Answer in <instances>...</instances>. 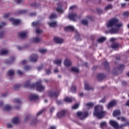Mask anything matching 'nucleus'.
<instances>
[{"instance_id":"obj_1","label":"nucleus","mask_w":129,"mask_h":129,"mask_svg":"<svg viewBox=\"0 0 129 129\" xmlns=\"http://www.w3.org/2000/svg\"><path fill=\"white\" fill-rule=\"evenodd\" d=\"M24 87L28 88H30L31 89L34 88L35 89L36 88V91L39 92H42L45 90V86L42 85V83L40 82H37L35 84L30 83V81H27L24 84Z\"/></svg>"},{"instance_id":"obj_2","label":"nucleus","mask_w":129,"mask_h":129,"mask_svg":"<svg viewBox=\"0 0 129 129\" xmlns=\"http://www.w3.org/2000/svg\"><path fill=\"white\" fill-rule=\"evenodd\" d=\"M106 112L103 111V107L102 106L97 105L94 108V116L97 117L99 119H101L105 116Z\"/></svg>"},{"instance_id":"obj_3","label":"nucleus","mask_w":129,"mask_h":129,"mask_svg":"<svg viewBox=\"0 0 129 129\" xmlns=\"http://www.w3.org/2000/svg\"><path fill=\"white\" fill-rule=\"evenodd\" d=\"M118 23V19L116 18H113L109 20L108 23L106 24L107 28H111V27H116L117 28H120L122 27V23Z\"/></svg>"},{"instance_id":"obj_4","label":"nucleus","mask_w":129,"mask_h":129,"mask_svg":"<svg viewBox=\"0 0 129 129\" xmlns=\"http://www.w3.org/2000/svg\"><path fill=\"white\" fill-rule=\"evenodd\" d=\"M77 114L81 120H83L84 118L88 116V112H78Z\"/></svg>"},{"instance_id":"obj_5","label":"nucleus","mask_w":129,"mask_h":129,"mask_svg":"<svg viewBox=\"0 0 129 129\" xmlns=\"http://www.w3.org/2000/svg\"><path fill=\"white\" fill-rule=\"evenodd\" d=\"M117 119H121V121H126L125 124H123L119 125V127H121V128L124 126H126L127 125H129V121H126V118H125V117H117Z\"/></svg>"},{"instance_id":"obj_6","label":"nucleus","mask_w":129,"mask_h":129,"mask_svg":"<svg viewBox=\"0 0 129 129\" xmlns=\"http://www.w3.org/2000/svg\"><path fill=\"white\" fill-rule=\"evenodd\" d=\"M109 124L111 126H113V127H114V128L118 129V128H121V127H119V125H118V123L116 122V121L111 120L109 121Z\"/></svg>"},{"instance_id":"obj_7","label":"nucleus","mask_w":129,"mask_h":129,"mask_svg":"<svg viewBox=\"0 0 129 129\" xmlns=\"http://www.w3.org/2000/svg\"><path fill=\"white\" fill-rule=\"evenodd\" d=\"M68 17L70 20L75 22V21H76V19H77V14L76 13H72L69 14Z\"/></svg>"},{"instance_id":"obj_8","label":"nucleus","mask_w":129,"mask_h":129,"mask_svg":"<svg viewBox=\"0 0 129 129\" xmlns=\"http://www.w3.org/2000/svg\"><path fill=\"white\" fill-rule=\"evenodd\" d=\"M29 61L30 62H37L38 61V55L35 54H32L29 57Z\"/></svg>"},{"instance_id":"obj_9","label":"nucleus","mask_w":129,"mask_h":129,"mask_svg":"<svg viewBox=\"0 0 129 129\" xmlns=\"http://www.w3.org/2000/svg\"><path fill=\"white\" fill-rule=\"evenodd\" d=\"M119 31V28H111L108 31H106V34H117Z\"/></svg>"},{"instance_id":"obj_10","label":"nucleus","mask_w":129,"mask_h":129,"mask_svg":"<svg viewBox=\"0 0 129 129\" xmlns=\"http://www.w3.org/2000/svg\"><path fill=\"white\" fill-rule=\"evenodd\" d=\"M59 95V92H53L50 91L48 93V96L49 97H57Z\"/></svg>"},{"instance_id":"obj_11","label":"nucleus","mask_w":129,"mask_h":129,"mask_svg":"<svg viewBox=\"0 0 129 129\" xmlns=\"http://www.w3.org/2000/svg\"><path fill=\"white\" fill-rule=\"evenodd\" d=\"M53 40L56 44H62L64 42L63 39L57 37H54Z\"/></svg>"},{"instance_id":"obj_12","label":"nucleus","mask_w":129,"mask_h":129,"mask_svg":"<svg viewBox=\"0 0 129 129\" xmlns=\"http://www.w3.org/2000/svg\"><path fill=\"white\" fill-rule=\"evenodd\" d=\"M115 105H116V101L113 100L108 104L107 108H111V107H113Z\"/></svg>"},{"instance_id":"obj_13","label":"nucleus","mask_w":129,"mask_h":129,"mask_svg":"<svg viewBox=\"0 0 129 129\" xmlns=\"http://www.w3.org/2000/svg\"><path fill=\"white\" fill-rule=\"evenodd\" d=\"M65 113H66V110H62L57 113V116L58 118H60V117H63V116L65 115Z\"/></svg>"},{"instance_id":"obj_14","label":"nucleus","mask_w":129,"mask_h":129,"mask_svg":"<svg viewBox=\"0 0 129 129\" xmlns=\"http://www.w3.org/2000/svg\"><path fill=\"white\" fill-rule=\"evenodd\" d=\"M18 35L21 39H26L28 37L27 32H20Z\"/></svg>"},{"instance_id":"obj_15","label":"nucleus","mask_w":129,"mask_h":129,"mask_svg":"<svg viewBox=\"0 0 129 129\" xmlns=\"http://www.w3.org/2000/svg\"><path fill=\"white\" fill-rule=\"evenodd\" d=\"M15 60H16L15 57H12L10 59L6 60L5 61V63L8 64H12V63H14V62H15Z\"/></svg>"},{"instance_id":"obj_16","label":"nucleus","mask_w":129,"mask_h":129,"mask_svg":"<svg viewBox=\"0 0 129 129\" xmlns=\"http://www.w3.org/2000/svg\"><path fill=\"white\" fill-rule=\"evenodd\" d=\"M97 78L99 81H101L105 78V75L103 74H99L97 76Z\"/></svg>"},{"instance_id":"obj_17","label":"nucleus","mask_w":129,"mask_h":129,"mask_svg":"<svg viewBox=\"0 0 129 129\" xmlns=\"http://www.w3.org/2000/svg\"><path fill=\"white\" fill-rule=\"evenodd\" d=\"M72 63H71V61L69 59H68V58H66L64 61V66H66V67H68L69 66H71Z\"/></svg>"},{"instance_id":"obj_18","label":"nucleus","mask_w":129,"mask_h":129,"mask_svg":"<svg viewBox=\"0 0 129 129\" xmlns=\"http://www.w3.org/2000/svg\"><path fill=\"white\" fill-rule=\"evenodd\" d=\"M64 30L66 31V32H69V31H70L71 32H73V31H74V27L71 26H69L65 27Z\"/></svg>"},{"instance_id":"obj_19","label":"nucleus","mask_w":129,"mask_h":129,"mask_svg":"<svg viewBox=\"0 0 129 129\" xmlns=\"http://www.w3.org/2000/svg\"><path fill=\"white\" fill-rule=\"evenodd\" d=\"M39 98V96L37 95H31L29 96V100H36V99H38Z\"/></svg>"},{"instance_id":"obj_20","label":"nucleus","mask_w":129,"mask_h":129,"mask_svg":"<svg viewBox=\"0 0 129 129\" xmlns=\"http://www.w3.org/2000/svg\"><path fill=\"white\" fill-rule=\"evenodd\" d=\"M85 89L86 90H93L94 89V88H91L89 85H88V83L87 82L85 83Z\"/></svg>"},{"instance_id":"obj_21","label":"nucleus","mask_w":129,"mask_h":129,"mask_svg":"<svg viewBox=\"0 0 129 129\" xmlns=\"http://www.w3.org/2000/svg\"><path fill=\"white\" fill-rule=\"evenodd\" d=\"M102 64L104 65V67L105 70H107V69H109V63L107 62V61H105Z\"/></svg>"},{"instance_id":"obj_22","label":"nucleus","mask_w":129,"mask_h":129,"mask_svg":"<svg viewBox=\"0 0 129 129\" xmlns=\"http://www.w3.org/2000/svg\"><path fill=\"white\" fill-rule=\"evenodd\" d=\"M17 109H20V108L21 107V104H22V101L20 99H17Z\"/></svg>"},{"instance_id":"obj_23","label":"nucleus","mask_w":129,"mask_h":129,"mask_svg":"<svg viewBox=\"0 0 129 129\" xmlns=\"http://www.w3.org/2000/svg\"><path fill=\"white\" fill-rule=\"evenodd\" d=\"M64 101H65L66 102H71L72 101H73V98L66 97L64 99Z\"/></svg>"},{"instance_id":"obj_24","label":"nucleus","mask_w":129,"mask_h":129,"mask_svg":"<svg viewBox=\"0 0 129 129\" xmlns=\"http://www.w3.org/2000/svg\"><path fill=\"white\" fill-rule=\"evenodd\" d=\"M120 114V111L119 110H115L113 112V116H117Z\"/></svg>"},{"instance_id":"obj_25","label":"nucleus","mask_w":129,"mask_h":129,"mask_svg":"<svg viewBox=\"0 0 129 129\" xmlns=\"http://www.w3.org/2000/svg\"><path fill=\"white\" fill-rule=\"evenodd\" d=\"M49 26L51 27L52 28H56L57 27V22H50L48 24Z\"/></svg>"},{"instance_id":"obj_26","label":"nucleus","mask_w":129,"mask_h":129,"mask_svg":"<svg viewBox=\"0 0 129 129\" xmlns=\"http://www.w3.org/2000/svg\"><path fill=\"white\" fill-rule=\"evenodd\" d=\"M9 21L10 22H12V24L14 26H16V25H17V19H15L14 18H10L9 19Z\"/></svg>"},{"instance_id":"obj_27","label":"nucleus","mask_w":129,"mask_h":129,"mask_svg":"<svg viewBox=\"0 0 129 129\" xmlns=\"http://www.w3.org/2000/svg\"><path fill=\"white\" fill-rule=\"evenodd\" d=\"M7 75L8 76H13L15 75V72L14 71V70H10L8 71Z\"/></svg>"},{"instance_id":"obj_28","label":"nucleus","mask_w":129,"mask_h":129,"mask_svg":"<svg viewBox=\"0 0 129 129\" xmlns=\"http://www.w3.org/2000/svg\"><path fill=\"white\" fill-rule=\"evenodd\" d=\"M111 47L112 49H116L119 47V44L116 43L111 44Z\"/></svg>"},{"instance_id":"obj_29","label":"nucleus","mask_w":129,"mask_h":129,"mask_svg":"<svg viewBox=\"0 0 129 129\" xmlns=\"http://www.w3.org/2000/svg\"><path fill=\"white\" fill-rule=\"evenodd\" d=\"M61 62H62L61 59H56L53 61L54 64H56L58 66H60L61 65Z\"/></svg>"},{"instance_id":"obj_30","label":"nucleus","mask_w":129,"mask_h":129,"mask_svg":"<svg viewBox=\"0 0 129 129\" xmlns=\"http://www.w3.org/2000/svg\"><path fill=\"white\" fill-rule=\"evenodd\" d=\"M76 89H77L76 86H73L71 88L70 91L73 93H76Z\"/></svg>"},{"instance_id":"obj_31","label":"nucleus","mask_w":129,"mask_h":129,"mask_svg":"<svg viewBox=\"0 0 129 129\" xmlns=\"http://www.w3.org/2000/svg\"><path fill=\"white\" fill-rule=\"evenodd\" d=\"M27 13V10H20L17 11V15H23V14H26Z\"/></svg>"},{"instance_id":"obj_32","label":"nucleus","mask_w":129,"mask_h":129,"mask_svg":"<svg viewBox=\"0 0 129 129\" xmlns=\"http://www.w3.org/2000/svg\"><path fill=\"white\" fill-rule=\"evenodd\" d=\"M71 71L75 72V73H78V72H79V70L77 68L73 67L71 68Z\"/></svg>"},{"instance_id":"obj_33","label":"nucleus","mask_w":129,"mask_h":129,"mask_svg":"<svg viewBox=\"0 0 129 129\" xmlns=\"http://www.w3.org/2000/svg\"><path fill=\"white\" fill-rule=\"evenodd\" d=\"M9 53V50H1L0 52V54L1 55H7Z\"/></svg>"},{"instance_id":"obj_34","label":"nucleus","mask_w":129,"mask_h":129,"mask_svg":"<svg viewBox=\"0 0 129 129\" xmlns=\"http://www.w3.org/2000/svg\"><path fill=\"white\" fill-rule=\"evenodd\" d=\"M106 40V38L105 37H101L99 39L97 40V42L99 43H102L103 42H104Z\"/></svg>"},{"instance_id":"obj_35","label":"nucleus","mask_w":129,"mask_h":129,"mask_svg":"<svg viewBox=\"0 0 129 129\" xmlns=\"http://www.w3.org/2000/svg\"><path fill=\"white\" fill-rule=\"evenodd\" d=\"M5 110H7V111H9L10 109H12V107L10 105H6L4 107Z\"/></svg>"},{"instance_id":"obj_36","label":"nucleus","mask_w":129,"mask_h":129,"mask_svg":"<svg viewBox=\"0 0 129 129\" xmlns=\"http://www.w3.org/2000/svg\"><path fill=\"white\" fill-rule=\"evenodd\" d=\"M11 122L12 124H17V116L13 118Z\"/></svg>"},{"instance_id":"obj_37","label":"nucleus","mask_w":129,"mask_h":129,"mask_svg":"<svg viewBox=\"0 0 129 129\" xmlns=\"http://www.w3.org/2000/svg\"><path fill=\"white\" fill-rule=\"evenodd\" d=\"M31 66L27 65L23 68V69L25 71H29V70H31Z\"/></svg>"},{"instance_id":"obj_38","label":"nucleus","mask_w":129,"mask_h":129,"mask_svg":"<svg viewBox=\"0 0 129 129\" xmlns=\"http://www.w3.org/2000/svg\"><path fill=\"white\" fill-rule=\"evenodd\" d=\"M56 12H57V13H58L59 14H62L64 12V10H62V9H61L60 8H57L56 9Z\"/></svg>"},{"instance_id":"obj_39","label":"nucleus","mask_w":129,"mask_h":129,"mask_svg":"<svg viewBox=\"0 0 129 129\" xmlns=\"http://www.w3.org/2000/svg\"><path fill=\"white\" fill-rule=\"evenodd\" d=\"M86 106H87L88 109H89V108H90L93 106V103H88L86 104Z\"/></svg>"},{"instance_id":"obj_40","label":"nucleus","mask_w":129,"mask_h":129,"mask_svg":"<svg viewBox=\"0 0 129 129\" xmlns=\"http://www.w3.org/2000/svg\"><path fill=\"white\" fill-rule=\"evenodd\" d=\"M57 18V15L55 14L52 13L49 16V19H56Z\"/></svg>"},{"instance_id":"obj_41","label":"nucleus","mask_w":129,"mask_h":129,"mask_svg":"<svg viewBox=\"0 0 129 129\" xmlns=\"http://www.w3.org/2000/svg\"><path fill=\"white\" fill-rule=\"evenodd\" d=\"M100 126L101 128H103L104 127H106V122H102L100 123Z\"/></svg>"},{"instance_id":"obj_42","label":"nucleus","mask_w":129,"mask_h":129,"mask_svg":"<svg viewBox=\"0 0 129 129\" xmlns=\"http://www.w3.org/2000/svg\"><path fill=\"white\" fill-rule=\"evenodd\" d=\"M31 119V115H28L25 117L24 118V122H27L28 120H30Z\"/></svg>"},{"instance_id":"obj_43","label":"nucleus","mask_w":129,"mask_h":129,"mask_svg":"<svg viewBox=\"0 0 129 129\" xmlns=\"http://www.w3.org/2000/svg\"><path fill=\"white\" fill-rule=\"evenodd\" d=\"M81 23L83 25H85V26H87L88 25V21L85 19L82 20Z\"/></svg>"},{"instance_id":"obj_44","label":"nucleus","mask_w":129,"mask_h":129,"mask_svg":"<svg viewBox=\"0 0 129 129\" xmlns=\"http://www.w3.org/2000/svg\"><path fill=\"white\" fill-rule=\"evenodd\" d=\"M6 35L5 34V31H2L0 32V39H3V38H5Z\"/></svg>"},{"instance_id":"obj_45","label":"nucleus","mask_w":129,"mask_h":129,"mask_svg":"<svg viewBox=\"0 0 129 129\" xmlns=\"http://www.w3.org/2000/svg\"><path fill=\"white\" fill-rule=\"evenodd\" d=\"M40 41H41V39L38 37H36L33 38V42H34L35 43H39Z\"/></svg>"},{"instance_id":"obj_46","label":"nucleus","mask_w":129,"mask_h":129,"mask_svg":"<svg viewBox=\"0 0 129 129\" xmlns=\"http://www.w3.org/2000/svg\"><path fill=\"white\" fill-rule=\"evenodd\" d=\"M38 120H37L36 119H34L31 121V123L30 124H37L38 123Z\"/></svg>"},{"instance_id":"obj_47","label":"nucleus","mask_w":129,"mask_h":129,"mask_svg":"<svg viewBox=\"0 0 129 129\" xmlns=\"http://www.w3.org/2000/svg\"><path fill=\"white\" fill-rule=\"evenodd\" d=\"M111 9H112V5H108L105 7V11H107V10H111Z\"/></svg>"},{"instance_id":"obj_48","label":"nucleus","mask_w":129,"mask_h":129,"mask_svg":"<svg viewBox=\"0 0 129 129\" xmlns=\"http://www.w3.org/2000/svg\"><path fill=\"white\" fill-rule=\"evenodd\" d=\"M119 70H123L124 69V64H120L118 68Z\"/></svg>"},{"instance_id":"obj_49","label":"nucleus","mask_w":129,"mask_h":129,"mask_svg":"<svg viewBox=\"0 0 129 129\" xmlns=\"http://www.w3.org/2000/svg\"><path fill=\"white\" fill-rule=\"evenodd\" d=\"M17 74H18V75H20V76H22L24 75V72H23V71L21 70H18L17 71Z\"/></svg>"},{"instance_id":"obj_50","label":"nucleus","mask_w":129,"mask_h":129,"mask_svg":"<svg viewBox=\"0 0 129 129\" xmlns=\"http://www.w3.org/2000/svg\"><path fill=\"white\" fill-rule=\"evenodd\" d=\"M39 52H40V53H41V54H45V53H46L47 52V50L46 49H39Z\"/></svg>"},{"instance_id":"obj_51","label":"nucleus","mask_w":129,"mask_h":129,"mask_svg":"<svg viewBox=\"0 0 129 129\" xmlns=\"http://www.w3.org/2000/svg\"><path fill=\"white\" fill-rule=\"evenodd\" d=\"M10 15H11V13H7L3 16V18H4L5 19H7V18H9V17H10Z\"/></svg>"},{"instance_id":"obj_52","label":"nucleus","mask_w":129,"mask_h":129,"mask_svg":"<svg viewBox=\"0 0 129 129\" xmlns=\"http://www.w3.org/2000/svg\"><path fill=\"white\" fill-rule=\"evenodd\" d=\"M1 25H0V29H2L3 27H5L6 25H7V23L6 22H1Z\"/></svg>"},{"instance_id":"obj_53","label":"nucleus","mask_w":129,"mask_h":129,"mask_svg":"<svg viewBox=\"0 0 129 129\" xmlns=\"http://www.w3.org/2000/svg\"><path fill=\"white\" fill-rule=\"evenodd\" d=\"M78 106H79V105L78 104H76L75 105L72 106V109H77V108H78Z\"/></svg>"},{"instance_id":"obj_54","label":"nucleus","mask_w":129,"mask_h":129,"mask_svg":"<svg viewBox=\"0 0 129 129\" xmlns=\"http://www.w3.org/2000/svg\"><path fill=\"white\" fill-rule=\"evenodd\" d=\"M97 12L98 15H100V14L102 13V10H101V9L98 8L97 9Z\"/></svg>"},{"instance_id":"obj_55","label":"nucleus","mask_w":129,"mask_h":129,"mask_svg":"<svg viewBox=\"0 0 129 129\" xmlns=\"http://www.w3.org/2000/svg\"><path fill=\"white\" fill-rule=\"evenodd\" d=\"M42 32L43 31L39 28H37L36 30L37 34H41V33H42Z\"/></svg>"},{"instance_id":"obj_56","label":"nucleus","mask_w":129,"mask_h":129,"mask_svg":"<svg viewBox=\"0 0 129 129\" xmlns=\"http://www.w3.org/2000/svg\"><path fill=\"white\" fill-rule=\"evenodd\" d=\"M8 128H12L13 127V125L11 123H8L7 124Z\"/></svg>"},{"instance_id":"obj_57","label":"nucleus","mask_w":129,"mask_h":129,"mask_svg":"<svg viewBox=\"0 0 129 129\" xmlns=\"http://www.w3.org/2000/svg\"><path fill=\"white\" fill-rule=\"evenodd\" d=\"M38 4L36 3H33L31 4V7H33L34 8H38Z\"/></svg>"},{"instance_id":"obj_58","label":"nucleus","mask_w":129,"mask_h":129,"mask_svg":"<svg viewBox=\"0 0 129 129\" xmlns=\"http://www.w3.org/2000/svg\"><path fill=\"white\" fill-rule=\"evenodd\" d=\"M122 15H123V16H124L125 17H128V16L129 15V12H123Z\"/></svg>"},{"instance_id":"obj_59","label":"nucleus","mask_w":129,"mask_h":129,"mask_svg":"<svg viewBox=\"0 0 129 129\" xmlns=\"http://www.w3.org/2000/svg\"><path fill=\"white\" fill-rule=\"evenodd\" d=\"M37 69L38 71H40V70H42V69H43V64H41L39 67H37Z\"/></svg>"},{"instance_id":"obj_60","label":"nucleus","mask_w":129,"mask_h":129,"mask_svg":"<svg viewBox=\"0 0 129 129\" xmlns=\"http://www.w3.org/2000/svg\"><path fill=\"white\" fill-rule=\"evenodd\" d=\"M37 15V13L36 12H32L29 14V16L30 17H32V16H36Z\"/></svg>"},{"instance_id":"obj_61","label":"nucleus","mask_w":129,"mask_h":129,"mask_svg":"<svg viewBox=\"0 0 129 129\" xmlns=\"http://www.w3.org/2000/svg\"><path fill=\"white\" fill-rule=\"evenodd\" d=\"M44 111V110H41V111H40L39 112H38L37 113V114H36V115L37 116H39V115H40V114H42V113H43V112Z\"/></svg>"},{"instance_id":"obj_62","label":"nucleus","mask_w":129,"mask_h":129,"mask_svg":"<svg viewBox=\"0 0 129 129\" xmlns=\"http://www.w3.org/2000/svg\"><path fill=\"white\" fill-rule=\"evenodd\" d=\"M46 74L47 75H49V74H51V70H46Z\"/></svg>"},{"instance_id":"obj_63","label":"nucleus","mask_w":129,"mask_h":129,"mask_svg":"<svg viewBox=\"0 0 129 129\" xmlns=\"http://www.w3.org/2000/svg\"><path fill=\"white\" fill-rule=\"evenodd\" d=\"M22 21L20 19H17V25H20L21 24Z\"/></svg>"},{"instance_id":"obj_64","label":"nucleus","mask_w":129,"mask_h":129,"mask_svg":"<svg viewBox=\"0 0 129 129\" xmlns=\"http://www.w3.org/2000/svg\"><path fill=\"white\" fill-rule=\"evenodd\" d=\"M24 1L23 0H17V4H23Z\"/></svg>"}]
</instances>
